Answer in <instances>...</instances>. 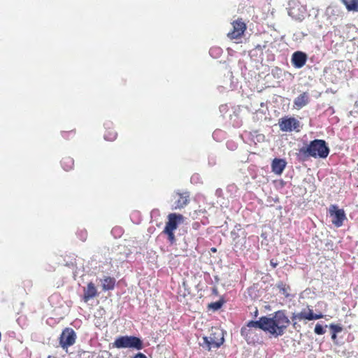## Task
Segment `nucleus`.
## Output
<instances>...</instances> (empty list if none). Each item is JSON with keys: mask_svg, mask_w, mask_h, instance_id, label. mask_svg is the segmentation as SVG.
Segmentation results:
<instances>
[{"mask_svg": "<svg viewBox=\"0 0 358 358\" xmlns=\"http://www.w3.org/2000/svg\"><path fill=\"white\" fill-rule=\"evenodd\" d=\"M255 325L259 326L260 329L268 332L275 337L282 336L290 324V320L286 315L285 310L275 312L272 317L262 316Z\"/></svg>", "mask_w": 358, "mask_h": 358, "instance_id": "f257e3e1", "label": "nucleus"}, {"mask_svg": "<svg viewBox=\"0 0 358 358\" xmlns=\"http://www.w3.org/2000/svg\"><path fill=\"white\" fill-rule=\"evenodd\" d=\"M329 154V148L324 140L315 139L299 150V155L303 157L326 158Z\"/></svg>", "mask_w": 358, "mask_h": 358, "instance_id": "f03ea898", "label": "nucleus"}, {"mask_svg": "<svg viewBox=\"0 0 358 358\" xmlns=\"http://www.w3.org/2000/svg\"><path fill=\"white\" fill-rule=\"evenodd\" d=\"M183 222L184 216L181 214L172 213L168 215L167 222H166L165 227L162 233L167 236L170 243L173 244L176 242V238L174 231L178 229L180 224L183 223Z\"/></svg>", "mask_w": 358, "mask_h": 358, "instance_id": "7ed1b4c3", "label": "nucleus"}, {"mask_svg": "<svg viewBox=\"0 0 358 358\" xmlns=\"http://www.w3.org/2000/svg\"><path fill=\"white\" fill-rule=\"evenodd\" d=\"M113 347L120 348H132L137 350L143 348V341L134 336H121L117 337L113 343Z\"/></svg>", "mask_w": 358, "mask_h": 358, "instance_id": "20e7f679", "label": "nucleus"}, {"mask_svg": "<svg viewBox=\"0 0 358 358\" xmlns=\"http://www.w3.org/2000/svg\"><path fill=\"white\" fill-rule=\"evenodd\" d=\"M257 321H249L247 324L241 329V336L245 339L248 344H255L259 340V336L257 333L256 329H260L259 326L255 325V322Z\"/></svg>", "mask_w": 358, "mask_h": 358, "instance_id": "39448f33", "label": "nucleus"}, {"mask_svg": "<svg viewBox=\"0 0 358 358\" xmlns=\"http://www.w3.org/2000/svg\"><path fill=\"white\" fill-rule=\"evenodd\" d=\"M324 317L322 313L315 314L311 308L308 306L307 309H303L300 313H294L291 316V320L292 321V327L294 329H296L299 325L298 324V321H301L302 320H313L321 319Z\"/></svg>", "mask_w": 358, "mask_h": 358, "instance_id": "423d86ee", "label": "nucleus"}, {"mask_svg": "<svg viewBox=\"0 0 358 358\" xmlns=\"http://www.w3.org/2000/svg\"><path fill=\"white\" fill-rule=\"evenodd\" d=\"M216 332L210 334L209 336H203L200 345L206 350L210 351L213 348H218L224 342V338L220 333L218 336Z\"/></svg>", "mask_w": 358, "mask_h": 358, "instance_id": "0eeeda50", "label": "nucleus"}, {"mask_svg": "<svg viewBox=\"0 0 358 358\" xmlns=\"http://www.w3.org/2000/svg\"><path fill=\"white\" fill-rule=\"evenodd\" d=\"M278 124L280 130L285 132H299L301 128L300 122L294 117H283L279 120Z\"/></svg>", "mask_w": 358, "mask_h": 358, "instance_id": "6e6552de", "label": "nucleus"}, {"mask_svg": "<svg viewBox=\"0 0 358 358\" xmlns=\"http://www.w3.org/2000/svg\"><path fill=\"white\" fill-rule=\"evenodd\" d=\"M77 336L75 331L69 327L63 329L59 338L60 346L64 350H67L69 347L73 345L76 343Z\"/></svg>", "mask_w": 358, "mask_h": 358, "instance_id": "1a4fd4ad", "label": "nucleus"}, {"mask_svg": "<svg viewBox=\"0 0 358 358\" xmlns=\"http://www.w3.org/2000/svg\"><path fill=\"white\" fill-rule=\"evenodd\" d=\"M231 25L232 29L227 34V37L231 40L241 38L247 29L246 24L243 19L238 18L231 22Z\"/></svg>", "mask_w": 358, "mask_h": 358, "instance_id": "9d476101", "label": "nucleus"}, {"mask_svg": "<svg viewBox=\"0 0 358 358\" xmlns=\"http://www.w3.org/2000/svg\"><path fill=\"white\" fill-rule=\"evenodd\" d=\"M329 212L330 216L332 217V224L336 227L343 226L344 220H346L344 210L338 209L336 205H331Z\"/></svg>", "mask_w": 358, "mask_h": 358, "instance_id": "9b49d317", "label": "nucleus"}, {"mask_svg": "<svg viewBox=\"0 0 358 358\" xmlns=\"http://www.w3.org/2000/svg\"><path fill=\"white\" fill-rule=\"evenodd\" d=\"M174 200V209H182L185 207L189 201V194L187 192H176L173 195Z\"/></svg>", "mask_w": 358, "mask_h": 358, "instance_id": "f8f14e48", "label": "nucleus"}, {"mask_svg": "<svg viewBox=\"0 0 358 358\" xmlns=\"http://www.w3.org/2000/svg\"><path fill=\"white\" fill-rule=\"evenodd\" d=\"M307 55L301 51H296L292 54V65L296 68L300 69L302 68L307 62Z\"/></svg>", "mask_w": 358, "mask_h": 358, "instance_id": "ddd939ff", "label": "nucleus"}, {"mask_svg": "<svg viewBox=\"0 0 358 358\" xmlns=\"http://www.w3.org/2000/svg\"><path fill=\"white\" fill-rule=\"evenodd\" d=\"M83 301L85 303L98 296L97 289L92 282L87 283V287L83 289Z\"/></svg>", "mask_w": 358, "mask_h": 358, "instance_id": "4468645a", "label": "nucleus"}, {"mask_svg": "<svg viewBox=\"0 0 358 358\" xmlns=\"http://www.w3.org/2000/svg\"><path fill=\"white\" fill-rule=\"evenodd\" d=\"M310 101L309 93L304 92L300 94L294 100V108L300 110L303 107L306 106Z\"/></svg>", "mask_w": 358, "mask_h": 358, "instance_id": "2eb2a0df", "label": "nucleus"}, {"mask_svg": "<svg viewBox=\"0 0 358 358\" xmlns=\"http://www.w3.org/2000/svg\"><path fill=\"white\" fill-rule=\"evenodd\" d=\"M105 133L103 134L104 139L108 141H113L117 138V133L115 131L111 122L104 124Z\"/></svg>", "mask_w": 358, "mask_h": 358, "instance_id": "dca6fc26", "label": "nucleus"}, {"mask_svg": "<svg viewBox=\"0 0 358 358\" xmlns=\"http://www.w3.org/2000/svg\"><path fill=\"white\" fill-rule=\"evenodd\" d=\"M286 164L285 159L275 158L271 164L272 171L275 174L280 175L283 172Z\"/></svg>", "mask_w": 358, "mask_h": 358, "instance_id": "f3484780", "label": "nucleus"}, {"mask_svg": "<svg viewBox=\"0 0 358 358\" xmlns=\"http://www.w3.org/2000/svg\"><path fill=\"white\" fill-rule=\"evenodd\" d=\"M116 280L110 276L104 277L102 280V289L104 291L113 290L115 288Z\"/></svg>", "mask_w": 358, "mask_h": 358, "instance_id": "a211bd4d", "label": "nucleus"}, {"mask_svg": "<svg viewBox=\"0 0 358 358\" xmlns=\"http://www.w3.org/2000/svg\"><path fill=\"white\" fill-rule=\"evenodd\" d=\"M276 287L279 289L280 293L282 294L285 297L288 298L290 296L289 292L291 290V288L289 285H287L282 281H279L276 284Z\"/></svg>", "mask_w": 358, "mask_h": 358, "instance_id": "6ab92c4d", "label": "nucleus"}, {"mask_svg": "<svg viewBox=\"0 0 358 358\" xmlns=\"http://www.w3.org/2000/svg\"><path fill=\"white\" fill-rule=\"evenodd\" d=\"M61 164L62 168L68 171L73 169L74 166V160L72 157L66 156L62 159Z\"/></svg>", "mask_w": 358, "mask_h": 358, "instance_id": "aec40b11", "label": "nucleus"}, {"mask_svg": "<svg viewBox=\"0 0 358 358\" xmlns=\"http://www.w3.org/2000/svg\"><path fill=\"white\" fill-rule=\"evenodd\" d=\"M348 11H358V0H341Z\"/></svg>", "mask_w": 358, "mask_h": 358, "instance_id": "412c9836", "label": "nucleus"}, {"mask_svg": "<svg viewBox=\"0 0 358 358\" xmlns=\"http://www.w3.org/2000/svg\"><path fill=\"white\" fill-rule=\"evenodd\" d=\"M76 130L72 129L69 131H62L61 134L64 139L71 140L76 136Z\"/></svg>", "mask_w": 358, "mask_h": 358, "instance_id": "4be33fe9", "label": "nucleus"}, {"mask_svg": "<svg viewBox=\"0 0 358 358\" xmlns=\"http://www.w3.org/2000/svg\"><path fill=\"white\" fill-rule=\"evenodd\" d=\"M314 331L317 335H322L325 333V330L324 329L323 327L320 324H317L315 325Z\"/></svg>", "mask_w": 358, "mask_h": 358, "instance_id": "5701e85b", "label": "nucleus"}, {"mask_svg": "<svg viewBox=\"0 0 358 358\" xmlns=\"http://www.w3.org/2000/svg\"><path fill=\"white\" fill-rule=\"evenodd\" d=\"M329 327L333 333L337 334V333L341 332L343 330L342 327L338 324H330Z\"/></svg>", "mask_w": 358, "mask_h": 358, "instance_id": "b1692460", "label": "nucleus"}, {"mask_svg": "<svg viewBox=\"0 0 358 358\" xmlns=\"http://www.w3.org/2000/svg\"><path fill=\"white\" fill-rule=\"evenodd\" d=\"M222 306V303L221 301H216L214 303H211L209 304V307L213 308V310H218Z\"/></svg>", "mask_w": 358, "mask_h": 358, "instance_id": "393cba45", "label": "nucleus"}, {"mask_svg": "<svg viewBox=\"0 0 358 358\" xmlns=\"http://www.w3.org/2000/svg\"><path fill=\"white\" fill-rule=\"evenodd\" d=\"M192 227L194 230H199L201 227V224L199 222H194L192 223Z\"/></svg>", "mask_w": 358, "mask_h": 358, "instance_id": "a878e982", "label": "nucleus"}, {"mask_svg": "<svg viewBox=\"0 0 358 358\" xmlns=\"http://www.w3.org/2000/svg\"><path fill=\"white\" fill-rule=\"evenodd\" d=\"M133 358H147V357L144 354L138 352Z\"/></svg>", "mask_w": 358, "mask_h": 358, "instance_id": "bb28decb", "label": "nucleus"}, {"mask_svg": "<svg viewBox=\"0 0 358 358\" xmlns=\"http://www.w3.org/2000/svg\"><path fill=\"white\" fill-rule=\"evenodd\" d=\"M270 264L271 265V266L274 268H276L277 266H278V262H275L273 259H271L270 261Z\"/></svg>", "mask_w": 358, "mask_h": 358, "instance_id": "cd10ccee", "label": "nucleus"}, {"mask_svg": "<svg viewBox=\"0 0 358 358\" xmlns=\"http://www.w3.org/2000/svg\"><path fill=\"white\" fill-rule=\"evenodd\" d=\"M336 337H337V336H336V333H333V332H332V334H331V339L334 341V340H336Z\"/></svg>", "mask_w": 358, "mask_h": 358, "instance_id": "c85d7f7f", "label": "nucleus"}, {"mask_svg": "<svg viewBox=\"0 0 358 358\" xmlns=\"http://www.w3.org/2000/svg\"><path fill=\"white\" fill-rule=\"evenodd\" d=\"M216 250H217L215 248H211V251L213 252H216Z\"/></svg>", "mask_w": 358, "mask_h": 358, "instance_id": "c756f323", "label": "nucleus"}, {"mask_svg": "<svg viewBox=\"0 0 358 358\" xmlns=\"http://www.w3.org/2000/svg\"><path fill=\"white\" fill-rule=\"evenodd\" d=\"M217 49H210V52H212L213 50H216Z\"/></svg>", "mask_w": 358, "mask_h": 358, "instance_id": "7c9ffc66", "label": "nucleus"}]
</instances>
